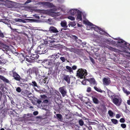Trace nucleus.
Wrapping results in <instances>:
<instances>
[{
  "label": "nucleus",
  "mask_w": 130,
  "mask_h": 130,
  "mask_svg": "<svg viewBox=\"0 0 130 130\" xmlns=\"http://www.w3.org/2000/svg\"><path fill=\"white\" fill-rule=\"evenodd\" d=\"M51 59L44 60L43 62L44 65L47 67H50L55 65V67L58 69L60 63L59 61L57 62V59L59 57V56L57 54H54L51 55Z\"/></svg>",
  "instance_id": "f257e3e1"
},
{
  "label": "nucleus",
  "mask_w": 130,
  "mask_h": 130,
  "mask_svg": "<svg viewBox=\"0 0 130 130\" xmlns=\"http://www.w3.org/2000/svg\"><path fill=\"white\" fill-rule=\"evenodd\" d=\"M87 75V70H86L81 68L79 69L77 71L76 75L81 79L83 78Z\"/></svg>",
  "instance_id": "f03ea898"
},
{
  "label": "nucleus",
  "mask_w": 130,
  "mask_h": 130,
  "mask_svg": "<svg viewBox=\"0 0 130 130\" xmlns=\"http://www.w3.org/2000/svg\"><path fill=\"white\" fill-rule=\"evenodd\" d=\"M34 51V50H32L31 48L29 49L28 48L27 49H24L23 51V53H21V56L23 57L24 59L27 57H29V55L30 54H32V52Z\"/></svg>",
  "instance_id": "7ed1b4c3"
},
{
  "label": "nucleus",
  "mask_w": 130,
  "mask_h": 130,
  "mask_svg": "<svg viewBox=\"0 0 130 130\" xmlns=\"http://www.w3.org/2000/svg\"><path fill=\"white\" fill-rule=\"evenodd\" d=\"M109 93L111 94L110 95L109 94H108V95L111 98V99L113 103L117 105H119L121 104V102L119 101V99L116 98L115 97L114 98H113L112 96L114 95V93L111 91Z\"/></svg>",
  "instance_id": "20e7f679"
},
{
  "label": "nucleus",
  "mask_w": 130,
  "mask_h": 130,
  "mask_svg": "<svg viewBox=\"0 0 130 130\" xmlns=\"http://www.w3.org/2000/svg\"><path fill=\"white\" fill-rule=\"evenodd\" d=\"M118 43L119 44L122 43V44L123 45H122L121 46L123 47V46L124 45L130 51V44L129 43L126 42L125 41L122 39H121L119 40L118 42Z\"/></svg>",
  "instance_id": "39448f33"
},
{
  "label": "nucleus",
  "mask_w": 130,
  "mask_h": 130,
  "mask_svg": "<svg viewBox=\"0 0 130 130\" xmlns=\"http://www.w3.org/2000/svg\"><path fill=\"white\" fill-rule=\"evenodd\" d=\"M59 91L63 97H64L66 95L67 92L65 87L63 86L59 88Z\"/></svg>",
  "instance_id": "423d86ee"
},
{
  "label": "nucleus",
  "mask_w": 130,
  "mask_h": 130,
  "mask_svg": "<svg viewBox=\"0 0 130 130\" xmlns=\"http://www.w3.org/2000/svg\"><path fill=\"white\" fill-rule=\"evenodd\" d=\"M40 100L42 101V104H47L48 102V101L47 99V97L44 95H40Z\"/></svg>",
  "instance_id": "0eeeda50"
},
{
  "label": "nucleus",
  "mask_w": 130,
  "mask_h": 130,
  "mask_svg": "<svg viewBox=\"0 0 130 130\" xmlns=\"http://www.w3.org/2000/svg\"><path fill=\"white\" fill-rule=\"evenodd\" d=\"M62 79L67 82L68 84L70 83V77L69 75L63 74L62 77Z\"/></svg>",
  "instance_id": "6e6552de"
},
{
  "label": "nucleus",
  "mask_w": 130,
  "mask_h": 130,
  "mask_svg": "<svg viewBox=\"0 0 130 130\" xmlns=\"http://www.w3.org/2000/svg\"><path fill=\"white\" fill-rule=\"evenodd\" d=\"M60 25L63 28H62L61 29V31H62L63 29L64 30H66L67 29L66 28L68 27V26L67 25V22L65 21H61L60 23Z\"/></svg>",
  "instance_id": "1a4fd4ad"
},
{
  "label": "nucleus",
  "mask_w": 130,
  "mask_h": 130,
  "mask_svg": "<svg viewBox=\"0 0 130 130\" xmlns=\"http://www.w3.org/2000/svg\"><path fill=\"white\" fill-rule=\"evenodd\" d=\"M22 95L24 96L27 97L31 94V93L30 91L27 90H26L24 91H22L21 92Z\"/></svg>",
  "instance_id": "9d476101"
},
{
  "label": "nucleus",
  "mask_w": 130,
  "mask_h": 130,
  "mask_svg": "<svg viewBox=\"0 0 130 130\" xmlns=\"http://www.w3.org/2000/svg\"><path fill=\"white\" fill-rule=\"evenodd\" d=\"M103 84L106 85H108L110 83V81L109 78H104L103 80Z\"/></svg>",
  "instance_id": "9b49d317"
},
{
  "label": "nucleus",
  "mask_w": 130,
  "mask_h": 130,
  "mask_svg": "<svg viewBox=\"0 0 130 130\" xmlns=\"http://www.w3.org/2000/svg\"><path fill=\"white\" fill-rule=\"evenodd\" d=\"M13 77L14 79L17 81H20L21 78L20 76L17 73L14 74L13 75Z\"/></svg>",
  "instance_id": "f8f14e48"
},
{
  "label": "nucleus",
  "mask_w": 130,
  "mask_h": 130,
  "mask_svg": "<svg viewBox=\"0 0 130 130\" xmlns=\"http://www.w3.org/2000/svg\"><path fill=\"white\" fill-rule=\"evenodd\" d=\"M44 4L48 8H52L54 7L52 3L48 2H44Z\"/></svg>",
  "instance_id": "ddd939ff"
},
{
  "label": "nucleus",
  "mask_w": 130,
  "mask_h": 130,
  "mask_svg": "<svg viewBox=\"0 0 130 130\" xmlns=\"http://www.w3.org/2000/svg\"><path fill=\"white\" fill-rule=\"evenodd\" d=\"M1 46L3 48V50L4 51H7L9 48V46L4 44L2 43L1 44Z\"/></svg>",
  "instance_id": "4468645a"
},
{
  "label": "nucleus",
  "mask_w": 130,
  "mask_h": 130,
  "mask_svg": "<svg viewBox=\"0 0 130 130\" xmlns=\"http://www.w3.org/2000/svg\"><path fill=\"white\" fill-rule=\"evenodd\" d=\"M43 45L41 46V52H40V54H44L46 52L47 49L45 47V45L44 44H43Z\"/></svg>",
  "instance_id": "2eb2a0df"
},
{
  "label": "nucleus",
  "mask_w": 130,
  "mask_h": 130,
  "mask_svg": "<svg viewBox=\"0 0 130 130\" xmlns=\"http://www.w3.org/2000/svg\"><path fill=\"white\" fill-rule=\"evenodd\" d=\"M49 30L53 33H57L58 32L57 28L54 26L51 27L49 29Z\"/></svg>",
  "instance_id": "dca6fc26"
},
{
  "label": "nucleus",
  "mask_w": 130,
  "mask_h": 130,
  "mask_svg": "<svg viewBox=\"0 0 130 130\" xmlns=\"http://www.w3.org/2000/svg\"><path fill=\"white\" fill-rule=\"evenodd\" d=\"M79 11V10L77 9H72L70 10L69 13L72 15H74L76 14L77 12Z\"/></svg>",
  "instance_id": "f3484780"
},
{
  "label": "nucleus",
  "mask_w": 130,
  "mask_h": 130,
  "mask_svg": "<svg viewBox=\"0 0 130 130\" xmlns=\"http://www.w3.org/2000/svg\"><path fill=\"white\" fill-rule=\"evenodd\" d=\"M88 81L90 83V84H93L94 85H97L95 80L93 78L88 79Z\"/></svg>",
  "instance_id": "a211bd4d"
},
{
  "label": "nucleus",
  "mask_w": 130,
  "mask_h": 130,
  "mask_svg": "<svg viewBox=\"0 0 130 130\" xmlns=\"http://www.w3.org/2000/svg\"><path fill=\"white\" fill-rule=\"evenodd\" d=\"M98 33H99L100 34L104 35L107 36V35H109L108 34L103 30V29L101 28L99 30V31Z\"/></svg>",
  "instance_id": "6ab92c4d"
},
{
  "label": "nucleus",
  "mask_w": 130,
  "mask_h": 130,
  "mask_svg": "<svg viewBox=\"0 0 130 130\" xmlns=\"http://www.w3.org/2000/svg\"><path fill=\"white\" fill-rule=\"evenodd\" d=\"M77 13V20H82V12L79 10V11Z\"/></svg>",
  "instance_id": "aec40b11"
},
{
  "label": "nucleus",
  "mask_w": 130,
  "mask_h": 130,
  "mask_svg": "<svg viewBox=\"0 0 130 130\" xmlns=\"http://www.w3.org/2000/svg\"><path fill=\"white\" fill-rule=\"evenodd\" d=\"M0 78L6 83H9V81L3 76L0 75Z\"/></svg>",
  "instance_id": "412c9836"
},
{
  "label": "nucleus",
  "mask_w": 130,
  "mask_h": 130,
  "mask_svg": "<svg viewBox=\"0 0 130 130\" xmlns=\"http://www.w3.org/2000/svg\"><path fill=\"white\" fill-rule=\"evenodd\" d=\"M33 70L34 72L35 73L36 76L39 75V69L38 68H33Z\"/></svg>",
  "instance_id": "4be33fe9"
},
{
  "label": "nucleus",
  "mask_w": 130,
  "mask_h": 130,
  "mask_svg": "<svg viewBox=\"0 0 130 130\" xmlns=\"http://www.w3.org/2000/svg\"><path fill=\"white\" fill-rule=\"evenodd\" d=\"M14 21L16 22H22L23 23H25L26 22L24 20L19 18H15L14 19Z\"/></svg>",
  "instance_id": "5701e85b"
},
{
  "label": "nucleus",
  "mask_w": 130,
  "mask_h": 130,
  "mask_svg": "<svg viewBox=\"0 0 130 130\" xmlns=\"http://www.w3.org/2000/svg\"><path fill=\"white\" fill-rule=\"evenodd\" d=\"M57 119H58V120L61 121L62 120V116L60 114H56Z\"/></svg>",
  "instance_id": "b1692460"
},
{
  "label": "nucleus",
  "mask_w": 130,
  "mask_h": 130,
  "mask_svg": "<svg viewBox=\"0 0 130 130\" xmlns=\"http://www.w3.org/2000/svg\"><path fill=\"white\" fill-rule=\"evenodd\" d=\"M66 69L67 70V72L71 73L73 72V71L72 70V68L70 66H66Z\"/></svg>",
  "instance_id": "393cba45"
},
{
  "label": "nucleus",
  "mask_w": 130,
  "mask_h": 130,
  "mask_svg": "<svg viewBox=\"0 0 130 130\" xmlns=\"http://www.w3.org/2000/svg\"><path fill=\"white\" fill-rule=\"evenodd\" d=\"M21 86L23 87L24 89L27 88L29 86L27 84L20 83Z\"/></svg>",
  "instance_id": "a878e982"
},
{
  "label": "nucleus",
  "mask_w": 130,
  "mask_h": 130,
  "mask_svg": "<svg viewBox=\"0 0 130 130\" xmlns=\"http://www.w3.org/2000/svg\"><path fill=\"white\" fill-rule=\"evenodd\" d=\"M122 90L124 93L126 94L127 95H128L129 94H130V92L127 91L126 89H125V88L123 87L122 88Z\"/></svg>",
  "instance_id": "bb28decb"
},
{
  "label": "nucleus",
  "mask_w": 130,
  "mask_h": 130,
  "mask_svg": "<svg viewBox=\"0 0 130 130\" xmlns=\"http://www.w3.org/2000/svg\"><path fill=\"white\" fill-rule=\"evenodd\" d=\"M108 48L109 50L113 51L115 52H117L118 51V50L116 48H113L110 46H108Z\"/></svg>",
  "instance_id": "cd10ccee"
},
{
  "label": "nucleus",
  "mask_w": 130,
  "mask_h": 130,
  "mask_svg": "<svg viewBox=\"0 0 130 130\" xmlns=\"http://www.w3.org/2000/svg\"><path fill=\"white\" fill-rule=\"evenodd\" d=\"M43 45V44H41L37 48V51L38 53L40 54V52H41V46Z\"/></svg>",
  "instance_id": "c85d7f7f"
},
{
  "label": "nucleus",
  "mask_w": 130,
  "mask_h": 130,
  "mask_svg": "<svg viewBox=\"0 0 130 130\" xmlns=\"http://www.w3.org/2000/svg\"><path fill=\"white\" fill-rule=\"evenodd\" d=\"M35 54H34L32 53V54H30V55H31V56L30 57H31V58H30V59H32L33 60H35V59H36V52H35Z\"/></svg>",
  "instance_id": "c756f323"
},
{
  "label": "nucleus",
  "mask_w": 130,
  "mask_h": 130,
  "mask_svg": "<svg viewBox=\"0 0 130 130\" xmlns=\"http://www.w3.org/2000/svg\"><path fill=\"white\" fill-rule=\"evenodd\" d=\"M94 88L96 91L102 93L103 92V91L102 90L100 89L99 88H98L94 86Z\"/></svg>",
  "instance_id": "7c9ffc66"
},
{
  "label": "nucleus",
  "mask_w": 130,
  "mask_h": 130,
  "mask_svg": "<svg viewBox=\"0 0 130 130\" xmlns=\"http://www.w3.org/2000/svg\"><path fill=\"white\" fill-rule=\"evenodd\" d=\"M111 121L112 122L115 124H116L118 123V121L116 119H112Z\"/></svg>",
  "instance_id": "2f4dec72"
},
{
  "label": "nucleus",
  "mask_w": 130,
  "mask_h": 130,
  "mask_svg": "<svg viewBox=\"0 0 130 130\" xmlns=\"http://www.w3.org/2000/svg\"><path fill=\"white\" fill-rule=\"evenodd\" d=\"M93 100L94 103L95 104H98L99 103V101L97 98L94 97L93 99Z\"/></svg>",
  "instance_id": "473e14b6"
},
{
  "label": "nucleus",
  "mask_w": 130,
  "mask_h": 130,
  "mask_svg": "<svg viewBox=\"0 0 130 130\" xmlns=\"http://www.w3.org/2000/svg\"><path fill=\"white\" fill-rule=\"evenodd\" d=\"M5 32H3L0 29V37L2 38H3L4 37Z\"/></svg>",
  "instance_id": "72a5a7b5"
},
{
  "label": "nucleus",
  "mask_w": 130,
  "mask_h": 130,
  "mask_svg": "<svg viewBox=\"0 0 130 130\" xmlns=\"http://www.w3.org/2000/svg\"><path fill=\"white\" fill-rule=\"evenodd\" d=\"M78 123L79 125L81 126H83L84 124V122L82 120H79L78 121Z\"/></svg>",
  "instance_id": "f704fd0d"
},
{
  "label": "nucleus",
  "mask_w": 130,
  "mask_h": 130,
  "mask_svg": "<svg viewBox=\"0 0 130 130\" xmlns=\"http://www.w3.org/2000/svg\"><path fill=\"white\" fill-rule=\"evenodd\" d=\"M108 113L110 117L113 116V113L111 110H109L108 111Z\"/></svg>",
  "instance_id": "c9c22d12"
},
{
  "label": "nucleus",
  "mask_w": 130,
  "mask_h": 130,
  "mask_svg": "<svg viewBox=\"0 0 130 130\" xmlns=\"http://www.w3.org/2000/svg\"><path fill=\"white\" fill-rule=\"evenodd\" d=\"M68 18L72 21H74L75 20V18L74 17L71 16L68 17Z\"/></svg>",
  "instance_id": "e433bc0d"
},
{
  "label": "nucleus",
  "mask_w": 130,
  "mask_h": 130,
  "mask_svg": "<svg viewBox=\"0 0 130 130\" xmlns=\"http://www.w3.org/2000/svg\"><path fill=\"white\" fill-rule=\"evenodd\" d=\"M16 91L20 93L21 91V90L20 88L19 87H18L16 89Z\"/></svg>",
  "instance_id": "4c0bfd02"
},
{
  "label": "nucleus",
  "mask_w": 130,
  "mask_h": 130,
  "mask_svg": "<svg viewBox=\"0 0 130 130\" xmlns=\"http://www.w3.org/2000/svg\"><path fill=\"white\" fill-rule=\"evenodd\" d=\"M32 84L31 85H32L34 87H37V84L36 82L33 81L32 82Z\"/></svg>",
  "instance_id": "58836bf2"
},
{
  "label": "nucleus",
  "mask_w": 130,
  "mask_h": 130,
  "mask_svg": "<svg viewBox=\"0 0 130 130\" xmlns=\"http://www.w3.org/2000/svg\"><path fill=\"white\" fill-rule=\"evenodd\" d=\"M76 49L73 47H71L69 49V50L71 52H74L76 51Z\"/></svg>",
  "instance_id": "ea45409f"
},
{
  "label": "nucleus",
  "mask_w": 130,
  "mask_h": 130,
  "mask_svg": "<svg viewBox=\"0 0 130 130\" xmlns=\"http://www.w3.org/2000/svg\"><path fill=\"white\" fill-rule=\"evenodd\" d=\"M72 27H74L76 25V23L75 22H70Z\"/></svg>",
  "instance_id": "a19ab883"
},
{
  "label": "nucleus",
  "mask_w": 130,
  "mask_h": 130,
  "mask_svg": "<svg viewBox=\"0 0 130 130\" xmlns=\"http://www.w3.org/2000/svg\"><path fill=\"white\" fill-rule=\"evenodd\" d=\"M121 127L123 128H124L126 127V125L124 123H122L121 125Z\"/></svg>",
  "instance_id": "79ce46f5"
},
{
  "label": "nucleus",
  "mask_w": 130,
  "mask_h": 130,
  "mask_svg": "<svg viewBox=\"0 0 130 130\" xmlns=\"http://www.w3.org/2000/svg\"><path fill=\"white\" fill-rule=\"evenodd\" d=\"M86 24L88 25H89L91 26H93V24L90 22H87L86 23Z\"/></svg>",
  "instance_id": "37998d69"
},
{
  "label": "nucleus",
  "mask_w": 130,
  "mask_h": 130,
  "mask_svg": "<svg viewBox=\"0 0 130 130\" xmlns=\"http://www.w3.org/2000/svg\"><path fill=\"white\" fill-rule=\"evenodd\" d=\"M100 28L98 26L96 28H94V30L95 31H97L98 33L99 31V30L100 29Z\"/></svg>",
  "instance_id": "c03bdc74"
},
{
  "label": "nucleus",
  "mask_w": 130,
  "mask_h": 130,
  "mask_svg": "<svg viewBox=\"0 0 130 130\" xmlns=\"http://www.w3.org/2000/svg\"><path fill=\"white\" fill-rule=\"evenodd\" d=\"M86 91L88 93L90 92L91 91V88L90 87H88Z\"/></svg>",
  "instance_id": "a18cd8bd"
},
{
  "label": "nucleus",
  "mask_w": 130,
  "mask_h": 130,
  "mask_svg": "<svg viewBox=\"0 0 130 130\" xmlns=\"http://www.w3.org/2000/svg\"><path fill=\"white\" fill-rule=\"evenodd\" d=\"M60 60L62 62H64L65 61V58L64 57H61L60 58Z\"/></svg>",
  "instance_id": "49530a36"
},
{
  "label": "nucleus",
  "mask_w": 130,
  "mask_h": 130,
  "mask_svg": "<svg viewBox=\"0 0 130 130\" xmlns=\"http://www.w3.org/2000/svg\"><path fill=\"white\" fill-rule=\"evenodd\" d=\"M125 120L123 118H121L120 120V121L121 123H124L125 122Z\"/></svg>",
  "instance_id": "de8ad7c7"
},
{
  "label": "nucleus",
  "mask_w": 130,
  "mask_h": 130,
  "mask_svg": "<svg viewBox=\"0 0 130 130\" xmlns=\"http://www.w3.org/2000/svg\"><path fill=\"white\" fill-rule=\"evenodd\" d=\"M42 101L40 100V99H38L37 101V102L39 104H40L41 103H42Z\"/></svg>",
  "instance_id": "09e8293b"
},
{
  "label": "nucleus",
  "mask_w": 130,
  "mask_h": 130,
  "mask_svg": "<svg viewBox=\"0 0 130 130\" xmlns=\"http://www.w3.org/2000/svg\"><path fill=\"white\" fill-rule=\"evenodd\" d=\"M90 60H91V61L93 63H94L95 62H94V59L92 58V57H90Z\"/></svg>",
  "instance_id": "8fccbe9b"
},
{
  "label": "nucleus",
  "mask_w": 130,
  "mask_h": 130,
  "mask_svg": "<svg viewBox=\"0 0 130 130\" xmlns=\"http://www.w3.org/2000/svg\"><path fill=\"white\" fill-rule=\"evenodd\" d=\"M31 1H31V0H27L25 3V4H26L29 3L31 2Z\"/></svg>",
  "instance_id": "3c124183"
},
{
  "label": "nucleus",
  "mask_w": 130,
  "mask_h": 130,
  "mask_svg": "<svg viewBox=\"0 0 130 130\" xmlns=\"http://www.w3.org/2000/svg\"><path fill=\"white\" fill-rule=\"evenodd\" d=\"M77 67L76 66H73L72 67V69L75 70L77 68Z\"/></svg>",
  "instance_id": "603ef678"
},
{
  "label": "nucleus",
  "mask_w": 130,
  "mask_h": 130,
  "mask_svg": "<svg viewBox=\"0 0 130 130\" xmlns=\"http://www.w3.org/2000/svg\"><path fill=\"white\" fill-rule=\"evenodd\" d=\"M38 113V112L37 111H35L33 112V114L35 116L37 115Z\"/></svg>",
  "instance_id": "864d4df0"
},
{
  "label": "nucleus",
  "mask_w": 130,
  "mask_h": 130,
  "mask_svg": "<svg viewBox=\"0 0 130 130\" xmlns=\"http://www.w3.org/2000/svg\"><path fill=\"white\" fill-rule=\"evenodd\" d=\"M33 16L35 17L36 18L39 19L40 18V17L39 16L37 15L36 14L34 15Z\"/></svg>",
  "instance_id": "5fc2aeb1"
},
{
  "label": "nucleus",
  "mask_w": 130,
  "mask_h": 130,
  "mask_svg": "<svg viewBox=\"0 0 130 130\" xmlns=\"http://www.w3.org/2000/svg\"><path fill=\"white\" fill-rule=\"evenodd\" d=\"M12 72L13 73V75H14L15 73H17L16 72H15L14 70H12L11 71H10L9 73H10L11 72Z\"/></svg>",
  "instance_id": "6e6d98bb"
},
{
  "label": "nucleus",
  "mask_w": 130,
  "mask_h": 130,
  "mask_svg": "<svg viewBox=\"0 0 130 130\" xmlns=\"http://www.w3.org/2000/svg\"><path fill=\"white\" fill-rule=\"evenodd\" d=\"M120 117V116L119 114H117L116 116V117L117 118H119Z\"/></svg>",
  "instance_id": "4d7b16f0"
},
{
  "label": "nucleus",
  "mask_w": 130,
  "mask_h": 130,
  "mask_svg": "<svg viewBox=\"0 0 130 130\" xmlns=\"http://www.w3.org/2000/svg\"><path fill=\"white\" fill-rule=\"evenodd\" d=\"M15 54L16 56H18V57L19 58H20L19 57V55H20V53H18V52H16V53H15Z\"/></svg>",
  "instance_id": "13d9d810"
},
{
  "label": "nucleus",
  "mask_w": 130,
  "mask_h": 130,
  "mask_svg": "<svg viewBox=\"0 0 130 130\" xmlns=\"http://www.w3.org/2000/svg\"><path fill=\"white\" fill-rule=\"evenodd\" d=\"M22 34H23V35H25L27 37V38H28V35H27V34H26L24 32H23L22 33Z\"/></svg>",
  "instance_id": "bf43d9fd"
},
{
  "label": "nucleus",
  "mask_w": 130,
  "mask_h": 130,
  "mask_svg": "<svg viewBox=\"0 0 130 130\" xmlns=\"http://www.w3.org/2000/svg\"><path fill=\"white\" fill-rule=\"evenodd\" d=\"M73 38L74 39H75L76 40H77L78 39V37L75 36H73Z\"/></svg>",
  "instance_id": "052dcab7"
},
{
  "label": "nucleus",
  "mask_w": 130,
  "mask_h": 130,
  "mask_svg": "<svg viewBox=\"0 0 130 130\" xmlns=\"http://www.w3.org/2000/svg\"><path fill=\"white\" fill-rule=\"evenodd\" d=\"M21 53L20 54V55H19V57L20 58H19V59H20V60L21 59H23V57H22V56H21Z\"/></svg>",
  "instance_id": "680f3d73"
},
{
  "label": "nucleus",
  "mask_w": 130,
  "mask_h": 130,
  "mask_svg": "<svg viewBox=\"0 0 130 130\" xmlns=\"http://www.w3.org/2000/svg\"><path fill=\"white\" fill-rule=\"evenodd\" d=\"M1 89L2 90V91L3 92H5L4 88L3 87H1Z\"/></svg>",
  "instance_id": "e2e57ef3"
},
{
  "label": "nucleus",
  "mask_w": 130,
  "mask_h": 130,
  "mask_svg": "<svg viewBox=\"0 0 130 130\" xmlns=\"http://www.w3.org/2000/svg\"><path fill=\"white\" fill-rule=\"evenodd\" d=\"M5 63L4 62H3L0 60V64L4 65Z\"/></svg>",
  "instance_id": "0e129e2a"
},
{
  "label": "nucleus",
  "mask_w": 130,
  "mask_h": 130,
  "mask_svg": "<svg viewBox=\"0 0 130 130\" xmlns=\"http://www.w3.org/2000/svg\"><path fill=\"white\" fill-rule=\"evenodd\" d=\"M127 103L129 105H130V100H128L127 101Z\"/></svg>",
  "instance_id": "69168bd1"
},
{
  "label": "nucleus",
  "mask_w": 130,
  "mask_h": 130,
  "mask_svg": "<svg viewBox=\"0 0 130 130\" xmlns=\"http://www.w3.org/2000/svg\"><path fill=\"white\" fill-rule=\"evenodd\" d=\"M31 113H27V115H26L28 116H31Z\"/></svg>",
  "instance_id": "338daca9"
},
{
  "label": "nucleus",
  "mask_w": 130,
  "mask_h": 130,
  "mask_svg": "<svg viewBox=\"0 0 130 130\" xmlns=\"http://www.w3.org/2000/svg\"><path fill=\"white\" fill-rule=\"evenodd\" d=\"M36 59H35V60H36V59H37L39 57V56L37 55L36 54Z\"/></svg>",
  "instance_id": "774afa93"
}]
</instances>
